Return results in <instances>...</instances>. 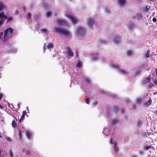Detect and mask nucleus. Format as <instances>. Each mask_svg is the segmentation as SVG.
<instances>
[{
	"label": "nucleus",
	"mask_w": 157,
	"mask_h": 157,
	"mask_svg": "<svg viewBox=\"0 0 157 157\" xmlns=\"http://www.w3.org/2000/svg\"><path fill=\"white\" fill-rule=\"evenodd\" d=\"M85 80L88 83H90V81L89 79L87 78H86L85 79Z\"/></svg>",
	"instance_id": "nucleus-38"
},
{
	"label": "nucleus",
	"mask_w": 157,
	"mask_h": 157,
	"mask_svg": "<svg viewBox=\"0 0 157 157\" xmlns=\"http://www.w3.org/2000/svg\"><path fill=\"white\" fill-rule=\"evenodd\" d=\"M5 9V6L2 2H0V10Z\"/></svg>",
	"instance_id": "nucleus-18"
},
{
	"label": "nucleus",
	"mask_w": 157,
	"mask_h": 157,
	"mask_svg": "<svg viewBox=\"0 0 157 157\" xmlns=\"http://www.w3.org/2000/svg\"><path fill=\"white\" fill-rule=\"evenodd\" d=\"M65 49H67V53L68 56L70 57H72L73 56L74 53L71 50V48L70 47H67L65 48Z\"/></svg>",
	"instance_id": "nucleus-7"
},
{
	"label": "nucleus",
	"mask_w": 157,
	"mask_h": 157,
	"mask_svg": "<svg viewBox=\"0 0 157 157\" xmlns=\"http://www.w3.org/2000/svg\"><path fill=\"white\" fill-rule=\"evenodd\" d=\"M41 30L42 32H44V33H46L47 31V29H42Z\"/></svg>",
	"instance_id": "nucleus-40"
},
{
	"label": "nucleus",
	"mask_w": 157,
	"mask_h": 157,
	"mask_svg": "<svg viewBox=\"0 0 157 157\" xmlns=\"http://www.w3.org/2000/svg\"><path fill=\"white\" fill-rule=\"evenodd\" d=\"M142 101V99L141 98H138L136 100V102L139 104H140Z\"/></svg>",
	"instance_id": "nucleus-19"
},
{
	"label": "nucleus",
	"mask_w": 157,
	"mask_h": 157,
	"mask_svg": "<svg viewBox=\"0 0 157 157\" xmlns=\"http://www.w3.org/2000/svg\"><path fill=\"white\" fill-rule=\"evenodd\" d=\"M120 41V38L118 36H115L113 39V41L115 43H118Z\"/></svg>",
	"instance_id": "nucleus-11"
},
{
	"label": "nucleus",
	"mask_w": 157,
	"mask_h": 157,
	"mask_svg": "<svg viewBox=\"0 0 157 157\" xmlns=\"http://www.w3.org/2000/svg\"><path fill=\"white\" fill-rule=\"evenodd\" d=\"M19 13V12L18 11V10H17L15 12V13L16 14H18Z\"/></svg>",
	"instance_id": "nucleus-50"
},
{
	"label": "nucleus",
	"mask_w": 157,
	"mask_h": 157,
	"mask_svg": "<svg viewBox=\"0 0 157 157\" xmlns=\"http://www.w3.org/2000/svg\"><path fill=\"white\" fill-rule=\"evenodd\" d=\"M25 134L28 139H30L32 135L31 132L28 130H26L25 131Z\"/></svg>",
	"instance_id": "nucleus-10"
},
{
	"label": "nucleus",
	"mask_w": 157,
	"mask_h": 157,
	"mask_svg": "<svg viewBox=\"0 0 157 157\" xmlns=\"http://www.w3.org/2000/svg\"><path fill=\"white\" fill-rule=\"evenodd\" d=\"M156 73V75L157 76V68L155 70Z\"/></svg>",
	"instance_id": "nucleus-58"
},
{
	"label": "nucleus",
	"mask_w": 157,
	"mask_h": 157,
	"mask_svg": "<svg viewBox=\"0 0 157 157\" xmlns=\"http://www.w3.org/2000/svg\"><path fill=\"white\" fill-rule=\"evenodd\" d=\"M89 100H90V99L89 98H87L86 100H85V102H86L87 103V104H89Z\"/></svg>",
	"instance_id": "nucleus-34"
},
{
	"label": "nucleus",
	"mask_w": 157,
	"mask_h": 157,
	"mask_svg": "<svg viewBox=\"0 0 157 157\" xmlns=\"http://www.w3.org/2000/svg\"><path fill=\"white\" fill-rule=\"evenodd\" d=\"M134 25L132 22H130L129 23L128 28L130 29H132L134 27Z\"/></svg>",
	"instance_id": "nucleus-21"
},
{
	"label": "nucleus",
	"mask_w": 157,
	"mask_h": 157,
	"mask_svg": "<svg viewBox=\"0 0 157 157\" xmlns=\"http://www.w3.org/2000/svg\"><path fill=\"white\" fill-rule=\"evenodd\" d=\"M52 13L51 11H48L46 14V17H49L51 15Z\"/></svg>",
	"instance_id": "nucleus-30"
},
{
	"label": "nucleus",
	"mask_w": 157,
	"mask_h": 157,
	"mask_svg": "<svg viewBox=\"0 0 157 157\" xmlns=\"http://www.w3.org/2000/svg\"><path fill=\"white\" fill-rule=\"evenodd\" d=\"M56 56V54H53V57H55Z\"/></svg>",
	"instance_id": "nucleus-59"
},
{
	"label": "nucleus",
	"mask_w": 157,
	"mask_h": 157,
	"mask_svg": "<svg viewBox=\"0 0 157 157\" xmlns=\"http://www.w3.org/2000/svg\"><path fill=\"white\" fill-rule=\"evenodd\" d=\"M144 8H146V10H149V9L147 8V5H145L144 6Z\"/></svg>",
	"instance_id": "nucleus-46"
},
{
	"label": "nucleus",
	"mask_w": 157,
	"mask_h": 157,
	"mask_svg": "<svg viewBox=\"0 0 157 157\" xmlns=\"http://www.w3.org/2000/svg\"><path fill=\"white\" fill-rule=\"evenodd\" d=\"M27 155H28V153L27 152H26Z\"/></svg>",
	"instance_id": "nucleus-62"
},
{
	"label": "nucleus",
	"mask_w": 157,
	"mask_h": 157,
	"mask_svg": "<svg viewBox=\"0 0 157 157\" xmlns=\"http://www.w3.org/2000/svg\"><path fill=\"white\" fill-rule=\"evenodd\" d=\"M53 47V44L52 43H50L47 45V48H50Z\"/></svg>",
	"instance_id": "nucleus-27"
},
{
	"label": "nucleus",
	"mask_w": 157,
	"mask_h": 157,
	"mask_svg": "<svg viewBox=\"0 0 157 157\" xmlns=\"http://www.w3.org/2000/svg\"><path fill=\"white\" fill-rule=\"evenodd\" d=\"M1 149L0 148V157H1Z\"/></svg>",
	"instance_id": "nucleus-56"
},
{
	"label": "nucleus",
	"mask_w": 157,
	"mask_h": 157,
	"mask_svg": "<svg viewBox=\"0 0 157 157\" xmlns=\"http://www.w3.org/2000/svg\"><path fill=\"white\" fill-rule=\"evenodd\" d=\"M67 17L73 23H76L77 20L74 18L73 16L67 15H66Z\"/></svg>",
	"instance_id": "nucleus-9"
},
{
	"label": "nucleus",
	"mask_w": 157,
	"mask_h": 157,
	"mask_svg": "<svg viewBox=\"0 0 157 157\" xmlns=\"http://www.w3.org/2000/svg\"><path fill=\"white\" fill-rule=\"evenodd\" d=\"M0 10V26L3 25V22L7 18V23L10 21H13V17H8V15H6L4 12Z\"/></svg>",
	"instance_id": "nucleus-2"
},
{
	"label": "nucleus",
	"mask_w": 157,
	"mask_h": 157,
	"mask_svg": "<svg viewBox=\"0 0 157 157\" xmlns=\"http://www.w3.org/2000/svg\"><path fill=\"white\" fill-rule=\"evenodd\" d=\"M132 107L133 108V109H134L136 107V106L134 105H132Z\"/></svg>",
	"instance_id": "nucleus-52"
},
{
	"label": "nucleus",
	"mask_w": 157,
	"mask_h": 157,
	"mask_svg": "<svg viewBox=\"0 0 157 157\" xmlns=\"http://www.w3.org/2000/svg\"><path fill=\"white\" fill-rule=\"evenodd\" d=\"M147 133L148 135H150L151 134V132H147Z\"/></svg>",
	"instance_id": "nucleus-57"
},
{
	"label": "nucleus",
	"mask_w": 157,
	"mask_h": 157,
	"mask_svg": "<svg viewBox=\"0 0 157 157\" xmlns=\"http://www.w3.org/2000/svg\"><path fill=\"white\" fill-rule=\"evenodd\" d=\"M142 17V16L140 13H138L137 14V18L138 20H140Z\"/></svg>",
	"instance_id": "nucleus-29"
},
{
	"label": "nucleus",
	"mask_w": 157,
	"mask_h": 157,
	"mask_svg": "<svg viewBox=\"0 0 157 157\" xmlns=\"http://www.w3.org/2000/svg\"><path fill=\"white\" fill-rule=\"evenodd\" d=\"M113 144H114V150L116 153H117L118 152L119 149L117 146L116 142V141H114Z\"/></svg>",
	"instance_id": "nucleus-12"
},
{
	"label": "nucleus",
	"mask_w": 157,
	"mask_h": 157,
	"mask_svg": "<svg viewBox=\"0 0 157 157\" xmlns=\"http://www.w3.org/2000/svg\"><path fill=\"white\" fill-rule=\"evenodd\" d=\"M18 136L19 137L20 139H21L22 138V131L21 129H18Z\"/></svg>",
	"instance_id": "nucleus-16"
},
{
	"label": "nucleus",
	"mask_w": 157,
	"mask_h": 157,
	"mask_svg": "<svg viewBox=\"0 0 157 157\" xmlns=\"http://www.w3.org/2000/svg\"><path fill=\"white\" fill-rule=\"evenodd\" d=\"M44 50H45V48L44 47Z\"/></svg>",
	"instance_id": "nucleus-63"
},
{
	"label": "nucleus",
	"mask_w": 157,
	"mask_h": 157,
	"mask_svg": "<svg viewBox=\"0 0 157 157\" xmlns=\"http://www.w3.org/2000/svg\"><path fill=\"white\" fill-rule=\"evenodd\" d=\"M142 125V122L141 121H137V126L138 128H140Z\"/></svg>",
	"instance_id": "nucleus-26"
},
{
	"label": "nucleus",
	"mask_w": 157,
	"mask_h": 157,
	"mask_svg": "<svg viewBox=\"0 0 157 157\" xmlns=\"http://www.w3.org/2000/svg\"><path fill=\"white\" fill-rule=\"evenodd\" d=\"M112 67H113L117 69L120 68L119 66L117 64H112Z\"/></svg>",
	"instance_id": "nucleus-22"
},
{
	"label": "nucleus",
	"mask_w": 157,
	"mask_h": 157,
	"mask_svg": "<svg viewBox=\"0 0 157 157\" xmlns=\"http://www.w3.org/2000/svg\"><path fill=\"white\" fill-rule=\"evenodd\" d=\"M152 21L154 22H156L157 21V19L155 17H154L152 19Z\"/></svg>",
	"instance_id": "nucleus-41"
},
{
	"label": "nucleus",
	"mask_w": 157,
	"mask_h": 157,
	"mask_svg": "<svg viewBox=\"0 0 157 157\" xmlns=\"http://www.w3.org/2000/svg\"><path fill=\"white\" fill-rule=\"evenodd\" d=\"M110 143L111 144L113 143V140H112V138H111V139H110Z\"/></svg>",
	"instance_id": "nucleus-48"
},
{
	"label": "nucleus",
	"mask_w": 157,
	"mask_h": 157,
	"mask_svg": "<svg viewBox=\"0 0 157 157\" xmlns=\"http://www.w3.org/2000/svg\"><path fill=\"white\" fill-rule=\"evenodd\" d=\"M156 94V93H154V95H155V94Z\"/></svg>",
	"instance_id": "nucleus-64"
},
{
	"label": "nucleus",
	"mask_w": 157,
	"mask_h": 157,
	"mask_svg": "<svg viewBox=\"0 0 157 157\" xmlns=\"http://www.w3.org/2000/svg\"><path fill=\"white\" fill-rule=\"evenodd\" d=\"M148 86L149 88H151L154 86V84L153 83H150Z\"/></svg>",
	"instance_id": "nucleus-37"
},
{
	"label": "nucleus",
	"mask_w": 157,
	"mask_h": 157,
	"mask_svg": "<svg viewBox=\"0 0 157 157\" xmlns=\"http://www.w3.org/2000/svg\"><path fill=\"white\" fill-rule=\"evenodd\" d=\"M119 109L118 107L117 106H115L114 107L113 111L115 113H117L119 111Z\"/></svg>",
	"instance_id": "nucleus-17"
},
{
	"label": "nucleus",
	"mask_w": 157,
	"mask_h": 157,
	"mask_svg": "<svg viewBox=\"0 0 157 157\" xmlns=\"http://www.w3.org/2000/svg\"><path fill=\"white\" fill-rule=\"evenodd\" d=\"M3 97V94L2 93L0 94V100H1Z\"/></svg>",
	"instance_id": "nucleus-44"
},
{
	"label": "nucleus",
	"mask_w": 157,
	"mask_h": 157,
	"mask_svg": "<svg viewBox=\"0 0 157 157\" xmlns=\"http://www.w3.org/2000/svg\"><path fill=\"white\" fill-rule=\"evenodd\" d=\"M55 32L57 33H59L60 35L65 36L68 37L70 35V32L67 29L61 27H56L54 28Z\"/></svg>",
	"instance_id": "nucleus-1"
},
{
	"label": "nucleus",
	"mask_w": 157,
	"mask_h": 157,
	"mask_svg": "<svg viewBox=\"0 0 157 157\" xmlns=\"http://www.w3.org/2000/svg\"><path fill=\"white\" fill-rule=\"evenodd\" d=\"M13 29L11 28L6 29L4 32V37L5 38L10 36L13 32Z\"/></svg>",
	"instance_id": "nucleus-3"
},
{
	"label": "nucleus",
	"mask_w": 157,
	"mask_h": 157,
	"mask_svg": "<svg viewBox=\"0 0 157 157\" xmlns=\"http://www.w3.org/2000/svg\"><path fill=\"white\" fill-rule=\"evenodd\" d=\"M154 83L156 84V85H157V79H156L155 80H154L153 81Z\"/></svg>",
	"instance_id": "nucleus-45"
},
{
	"label": "nucleus",
	"mask_w": 157,
	"mask_h": 157,
	"mask_svg": "<svg viewBox=\"0 0 157 157\" xmlns=\"http://www.w3.org/2000/svg\"><path fill=\"white\" fill-rule=\"evenodd\" d=\"M152 147L150 146H146V147H145V148H144V149L145 150H148L149 149L151 148Z\"/></svg>",
	"instance_id": "nucleus-32"
},
{
	"label": "nucleus",
	"mask_w": 157,
	"mask_h": 157,
	"mask_svg": "<svg viewBox=\"0 0 157 157\" xmlns=\"http://www.w3.org/2000/svg\"><path fill=\"white\" fill-rule=\"evenodd\" d=\"M136 18V16H133L132 17V18L133 19H135Z\"/></svg>",
	"instance_id": "nucleus-55"
},
{
	"label": "nucleus",
	"mask_w": 157,
	"mask_h": 157,
	"mask_svg": "<svg viewBox=\"0 0 157 157\" xmlns=\"http://www.w3.org/2000/svg\"><path fill=\"white\" fill-rule=\"evenodd\" d=\"M95 21L94 18H89L87 21V24L89 27L93 28V25L95 23Z\"/></svg>",
	"instance_id": "nucleus-6"
},
{
	"label": "nucleus",
	"mask_w": 157,
	"mask_h": 157,
	"mask_svg": "<svg viewBox=\"0 0 157 157\" xmlns=\"http://www.w3.org/2000/svg\"><path fill=\"white\" fill-rule=\"evenodd\" d=\"M5 139L7 141H11V139L9 137H7Z\"/></svg>",
	"instance_id": "nucleus-33"
},
{
	"label": "nucleus",
	"mask_w": 157,
	"mask_h": 157,
	"mask_svg": "<svg viewBox=\"0 0 157 157\" xmlns=\"http://www.w3.org/2000/svg\"><path fill=\"white\" fill-rule=\"evenodd\" d=\"M152 100L151 98H150V100H148L147 102H146V103H144V104L145 106L147 107L150 106Z\"/></svg>",
	"instance_id": "nucleus-13"
},
{
	"label": "nucleus",
	"mask_w": 157,
	"mask_h": 157,
	"mask_svg": "<svg viewBox=\"0 0 157 157\" xmlns=\"http://www.w3.org/2000/svg\"><path fill=\"white\" fill-rule=\"evenodd\" d=\"M17 124L16 122L14 120H13L12 121V126L13 128L15 127L16 125Z\"/></svg>",
	"instance_id": "nucleus-24"
},
{
	"label": "nucleus",
	"mask_w": 157,
	"mask_h": 157,
	"mask_svg": "<svg viewBox=\"0 0 157 157\" xmlns=\"http://www.w3.org/2000/svg\"><path fill=\"white\" fill-rule=\"evenodd\" d=\"M28 19L30 18L31 17V13H29L27 15Z\"/></svg>",
	"instance_id": "nucleus-36"
},
{
	"label": "nucleus",
	"mask_w": 157,
	"mask_h": 157,
	"mask_svg": "<svg viewBox=\"0 0 157 157\" xmlns=\"http://www.w3.org/2000/svg\"><path fill=\"white\" fill-rule=\"evenodd\" d=\"M120 72L124 75H126L127 74V72L123 70H121L120 71Z\"/></svg>",
	"instance_id": "nucleus-28"
},
{
	"label": "nucleus",
	"mask_w": 157,
	"mask_h": 157,
	"mask_svg": "<svg viewBox=\"0 0 157 157\" xmlns=\"http://www.w3.org/2000/svg\"><path fill=\"white\" fill-rule=\"evenodd\" d=\"M55 21L58 25H59L67 26L68 25L67 21L64 19L58 18Z\"/></svg>",
	"instance_id": "nucleus-5"
},
{
	"label": "nucleus",
	"mask_w": 157,
	"mask_h": 157,
	"mask_svg": "<svg viewBox=\"0 0 157 157\" xmlns=\"http://www.w3.org/2000/svg\"><path fill=\"white\" fill-rule=\"evenodd\" d=\"M141 72V71L140 69L137 70L134 73V74L135 76L138 75Z\"/></svg>",
	"instance_id": "nucleus-23"
},
{
	"label": "nucleus",
	"mask_w": 157,
	"mask_h": 157,
	"mask_svg": "<svg viewBox=\"0 0 157 157\" xmlns=\"http://www.w3.org/2000/svg\"><path fill=\"white\" fill-rule=\"evenodd\" d=\"M86 32V29L84 28L78 26L77 28L76 33L78 36H83Z\"/></svg>",
	"instance_id": "nucleus-4"
},
{
	"label": "nucleus",
	"mask_w": 157,
	"mask_h": 157,
	"mask_svg": "<svg viewBox=\"0 0 157 157\" xmlns=\"http://www.w3.org/2000/svg\"><path fill=\"white\" fill-rule=\"evenodd\" d=\"M150 75H150L148 77L144 79L143 81L144 83L146 84L150 82L151 80V78H150Z\"/></svg>",
	"instance_id": "nucleus-15"
},
{
	"label": "nucleus",
	"mask_w": 157,
	"mask_h": 157,
	"mask_svg": "<svg viewBox=\"0 0 157 157\" xmlns=\"http://www.w3.org/2000/svg\"><path fill=\"white\" fill-rule=\"evenodd\" d=\"M132 157H138L135 155H133L132 156Z\"/></svg>",
	"instance_id": "nucleus-53"
},
{
	"label": "nucleus",
	"mask_w": 157,
	"mask_h": 157,
	"mask_svg": "<svg viewBox=\"0 0 157 157\" xmlns=\"http://www.w3.org/2000/svg\"><path fill=\"white\" fill-rule=\"evenodd\" d=\"M139 153L140 154H141L142 153V151H139Z\"/></svg>",
	"instance_id": "nucleus-54"
},
{
	"label": "nucleus",
	"mask_w": 157,
	"mask_h": 157,
	"mask_svg": "<svg viewBox=\"0 0 157 157\" xmlns=\"http://www.w3.org/2000/svg\"><path fill=\"white\" fill-rule=\"evenodd\" d=\"M126 54L128 56L132 55V52L131 50H129L127 51Z\"/></svg>",
	"instance_id": "nucleus-20"
},
{
	"label": "nucleus",
	"mask_w": 157,
	"mask_h": 157,
	"mask_svg": "<svg viewBox=\"0 0 157 157\" xmlns=\"http://www.w3.org/2000/svg\"><path fill=\"white\" fill-rule=\"evenodd\" d=\"M150 51L149 50H148L147 51V53L145 54L146 57V58H149L150 57Z\"/></svg>",
	"instance_id": "nucleus-25"
},
{
	"label": "nucleus",
	"mask_w": 157,
	"mask_h": 157,
	"mask_svg": "<svg viewBox=\"0 0 157 157\" xmlns=\"http://www.w3.org/2000/svg\"><path fill=\"white\" fill-rule=\"evenodd\" d=\"M155 113L157 114V110L156 111Z\"/></svg>",
	"instance_id": "nucleus-60"
},
{
	"label": "nucleus",
	"mask_w": 157,
	"mask_h": 157,
	"mask_svg": "<svg viewBox=\"0 0 157 157\" xmlns=\"http://www.w3.org/2000/svg\"><path fill=\"white\" fill-rule=\"evenodd\" d=\"M17 106H18V109H19L20 108V103H19L17 105Z\"/></svg>",
	"instance_id": "nucleus-49"
},
{
	"label": "nucleus",
	"mask_w": 157,
	"mask_h": 157,
	"mask_svg": "<svg viewBox=\"0 0 157 157\" xmlns=\"http://www.w3.org/2000/svg\"><path fill=\"white\" fill-rule=\"evenodd\" d=\"M98 101H96L95 102H94L93 103V104L95 106H96L98 105Z\"/></svg>",
	"instance_id": "nucleus-42"
},
{
	"label": "nucleus",
	"mask_w": 157,
	"mask_h": 157,
	"mask_svg": "<svg viewBox=\"0 0 157 157\" xmlns=\"http://www.w3.org/2000/svg\"><path fill=\"white\" fill-rule=\"evenodd\" d=\"M26 110L23 111L22 114L21 116V119H20V120L19 121V122L20 123H21V122L24 119V117H25V114H26Z\"/></svg>",
	"instance_id": "nucleus-14"
},
{
	"label": "nucleus",
	"mask_w": 157,
	"mask_h": 157,
	"mask_svg": "<svg viewBox=\"0 0 157 157\" xmlns=\"http://www.w3.org/2000/svg\"><path fill=\"white\" fill-rule=\"evenodd\" d=\"M117 2L119 3L120 5L122 7H124L126 4L127 1L126 0H117Z\"/></svg>",
	"instance_id": "nucleus-8"
},
{
	"label": "nucleus",
	"mask_w": 157,
	"mask_h": 157,
	"mask_svg": "<svg viewBox=\"0 0 157 157\" xmlns=\"http://www.w3.org/2000/svg\"><path fill=\"white\" fill-rule=\"evenodd\" d=\"M78 51H77L76 52V56L78 57Z\"/></svg>",
	"instance_id": "nucleus-47"
},
{
	"label": "nucleus",
	"mask_w": 157,
	"mask_h": 157,
	"mask_svg": "<svg viewBox=\"0 0 157 157\" xmlns=\"http://www.w3.org/2000/svg\"><path fill=\"white\" fill-rule=\"evenodd\" d=\"M113 122V123L114 124L115 122V120H114Z\"/></svg>",
	"instance_id": "nucleus-61"
},
{
	"label": "nucleus",
	"mask_w": 157,
	"mask_h": 157,
	"mask_svg": "<svg viewBox=\"0 0 157 157\" xmlns=\"http://www.w3.org/2000/svg\"><path fill=\"white\" fill-rule=\"evenodd\" d=\"M10 157H13V156L11 150L10 151Z\"/></svg>",
	"instance_id": "nucleus-35"
},
{
	"label": "nucleus",
	"mask_w": 157,
	"mask_h": 157,
	"mask_svg": "<svg viewBox=\"0 0 157 157\" xmlns=\"http://www.w3.org/2000/svg\"><path fill=\"white\" fill-rule=\"evenodd\" d=\"M0 108L1 109H3V107L1 105H0Z\"/></svg>",
	"instance_id": "nucleus-51"
},
{
	"label": "nucleus",
	"mask_w": 157,
	"mask_h": 157,
	"mask_svg": "<svg viewBox=\"0 0 157 157\" xmlns=\"http://www.w3.org/2000/svg\"><path fill=\"white\" fill-rule=\"evenodd\" d=\"M82 65V63L81 62H78L77 64V67H81Z\"/></svg>",
	"instance_id": "nucleus-31"
},
{
	"label": "nucleus",
	"mask_w": 157,
	"mask_h": 157,
	"mask_svg": "<svg viewBox=\"0 0 157 157\" xmlns=\"http://www.w3.org/2000/svg\"><path fill=\"white\" fill-rule=\"evenodd\" d=\"M45 8H47L48 6V5L47 3H44L43 4Z\"/></svg>",
	"instance_id": "nucleus-39"
},
{
	"label": "nucleus",
	"mask_w": 157,
	"mask_h": 157,
	"mask_svg": "<svg viewBox=\"0 0 157 157\" xmlns=\"http://www.w3.org/2000/svg\"><path fill=\"white\" fill-rule=\"evenodd\" d=\"M124 109H121V113H124Z\"/></svg>",
	"instance_id": "nucleus-43"
}]
</instances>
